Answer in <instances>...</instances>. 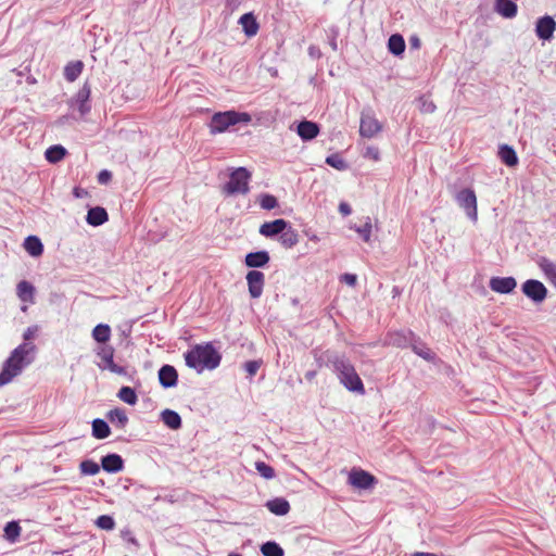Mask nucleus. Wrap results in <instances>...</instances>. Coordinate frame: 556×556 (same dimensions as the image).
Here are the masks:
<instances>
[{"mask_svg": "<svg viewBox=\"0 0 556 556\" xmlns=\"http://www.w3.org/2000/svg\"><path fill=\"white\" fill-rule=\"evenodd\" d=\"M325 358L326 366L332 369L345 389L357 394H365L364 383L349 358L334 352H327Z\"/></svg>", "mask_w": 556, "mask_h": 556, "instance_id": "nucleus-1", "label": "nucleus"}, {"mask_svg": "<svg viewBox=\"0 0 556 556\" xmlns=\"http://www.w3.org/2000/svg\"><path fill=\"white\" fill-rule=\"evenodd\" d=\"M36 346L33 343L24 342L16 346L3 363L0 371V387L10 383L23 369L35 359Z\"/></svg>", "mask_w": 556, "mask_h": 556, "instance_id": "nucleus-2", "label": "nucleus"}, {"mask_svg": "<svg viewBox=\"0 0 556 556\" xmlns=\"http://www.w3.org/2000/svg\"><path fill=\"white\" fill-rule=\"evenodd\" d=\"M186 365L194 369L198 374L203 370H213L217 368L222 361V355L212 343L197 344L185 353Z\"/></svg>", "mask_w": 556, "mask_h": 556, "instance_id": "nucleus-3", "label": "nucleus"}, {"mask_svg": "<svg viewBox=\"0 0 556 556\" xmlns=\"http://www.w3.org/2000/svg\"><path fill=\"white\" fill-rule=\"evenodd\" d=\"M251 116L245 112H237L233 110L226 112H218L212 116L210 123V130L212 134H220L226 131L230 126L239 123L249 124Z\"/></svg>", "mask_w": 556, "mask_h": 556, "instance_id": "nucleus-4", "label": "nucleus"}, {"mask_svg": "<svg viewBox=\"0 0 556 556\" xmlns=\"http://www.w3.org/2000/svg\"><path fill=\"white\" fill-rule=\"evenodd\" d=\"M250 180L251 173L245 167H237L230 173L229 180L223 187V192L227 195H245L250 191Z\"/></svg>", "mask_w": 556, "mask_h": 556, "instance_id": "nucleus-5", "label": "nucleus"}, {"mask_svg": "<svg viewBox=\"0 0 556 556\" xmlns=\"http://www.w3.org/2000/svg\"><path fill=\"white\" fill-rule=\"evenodd\" d=\"M522 293L533 303L540 304L547 298V288L536 279H528L521 286Z\"/></svg>", "mask_w": 556, "mask_h": 556, "instance_id": "nucleus-6", "label": "nucleus"}, {"mask_svg": "<svg viewBox=\"0 0 556 556\" xmlns=\"http://www.w3.org/2000/svg\"><path fill=\"white\" fill-rule=\"evenodd\" d=\"M456 202L465 210L466 215L473 222L478 218L477 197L471 189H463L456 194Z\"/></svg>", "mask_w": 556, "mask_h": 556, "instance_id": "nucleus-7", "label": "nucleus"}, {"mask_svg": "<svg viewBox=\"0 0 556 556\" xmlns=\"http://www.w3.org/2000/svg\"><path fill=\"white\" fill-rule=\"evenodd\" d=\"M382 129L381 124L375 117L370 109L364 110L361 115L359 135L365 138H372Z\"/></svg>", "mask_w": 556, "mask_h": 556, "instance_id": "nucleus-8", "label": "nucleus"}, {"mask_svg": "<svg viewBox=\"0 0 556 556\" xmlns=\"http://www.w3.org/2000/svg\"><path fill=\"white\" fill-rule=\"evenodd\" d=\"M90 85L86 81L83 87L77 91L75 97L71 100V105L76 106L81 116L88 114L91 110L90 105Z\"/></svg>", "mask_w": 556, "mask_h": 556, "instance_id": "nucleus-9", "label": "nucleus"}, {"mask_svg": "<svg viewBox=\"0 0 556 556\" xmlns=\"http://www.w3.org/2000/svg\"><path fill=\"white\" fill-rule=\"evenodd\" d=\"M349 483L356 489L367 490L376 483V478L363 469H352L349 473Z\"/></svg>", "mask_w": 556, "mask_h": 556, "instance_id": "nucleus-10", "label": "nucleus"}, {"mask_svg": "<svg viewBox=\"0 0 556 556\" xmlns=\"http://www.w3.org/2000/svg\"><path fill=\"white\" fill-rule=\"evenodd\" d=\"M415 334L410 330H399L389 332L386 338V342L389 345L395 348H410L412 342L414 341Z\"/></svg>", "mask_w": 556, "mask_h": 556, "instance_id": "nucleus-11", "label": "nucleus"}, {"mask_svg": "<svg viewBox=\"0 0 556 556\" xmlns=\"http://www.w3.org/2000/svg\"><path fill=\"white\" fill-rule=\"evenodd\" d=\"M249 293L252 299H258L263 293L265 276L260 270H250L247 274Z\"/></svg>", "mask_w": 556, "mask_h": 556, "instance_id": "nucleus-12", "label": "nucleus"}, {"mask_svg": "<svg viewBox=\"0 0 556 556\" xmlns=\"http://www.w3.org/2000/svg\"><path fill=\"white\" fill-rule=\"evenodd\" d=\"M489 287L496 293L508 294L515 290L517 281L514 277H492Z\"/></svg>", "mask_w": 556, "mask_h": 556, "instance_id": "nucleus-13", "label": "nucleus"}, {"mask_svg": "<svg viewBox=\"0 0 556 556\" xmlns=\"http://www.w3.org/2000/svg\"><path fill=\"white\" fill-rule=\"evenodd\" d=\"M556 28V22L549 15L540 17L535 24V34L542 40H549Z\"/></svg>", "mask_w": 556, "mask_h": 556, "instance_id": "nucleus-14", "label": "nucleus"}, {"mask_svg": "<svg viewBox=\"0 0 556 556\" xmlns=\"http://www.w3.org/2000/svg\"><path fill=\"white\" fill-rule=\"evenodd\" d=\"M288 222L279 218L273 222H266L260 227V233L267 238H273L275 236H280L283 230L288 228Z\"/></svg>", "mask_w": 556, "mask_h": 556, "instance_id": "nucleus-15", "label": "nucleus"}, {"mask_svg": "<svg viewBox=\"0 0 556 556\" xmlns=\"http://www.w3.org/2000/svg\"><path fill=\"white\" fill-rule=\"evenodd\" d=\"M159 381L165 389L175 387L178 381L176 368L172 365H163L159 370Z\"/></svg>", "mask_w": 556, "mask_h": 556, "instance_id": "nucleus-16", "label": "nucleus"}, {"mask_svg": "<svg viewBox=\"0 0 556 556\" xmlns=\"http://www.w3.org/2000/svg\"><path fill=\"white\" fill-rule=\"evenodd\" d=\"M96 355L100 358L97 366L101 370H108L114 364V348L111 345H100L96 349Z\"/></svg>", "mask_w": 556, "mask_h": 556, "instance_id": "nucleus-17", "label": "nucleus"}, {"mask_svg": "<svg viewBox=\"0 0 556 556\" xmlns=\"http://www.w3.org/2000/svg\"><path fill=\"white\" fill-rule=\"evenodd\" d=\"M101 466L106 472L115 473L123 470L124 460L118 454H108L102 457Z\"/></svg>", "mask_w": 556, "mask_h": 556, "instance_id": "nucleus-18", "label": "nucleus"}, {"mask_svg": "<svg viewBox=\"0 0 556 556\" xmlns=\"http://www.w3.org/2000/svg\"><path fill=\"white\" fill-rule=\"evenodd\" d=\"M269 254L267 251L250 252L245 255L244 263L248 267L260 268L269 263Z\"/></svg>", "mask_w": 556, "mask_h": 556, "instance_id": "nucleus-19", "label": "nucleus"}, {"mask_svg": "<svg viewBox=\"0 0 556 556\" xmlns=\"http://www.w3.org/2000/svg\"><path fill=\"white\" fill-rule=\"evenodd\" d=\"M494 10L505 18H513L517 15L518 7L513 0H495Z\"/></svg>", "mask_w": 556, "mask_h": 556, "instance_id": "nucleus-20", "label": "nucleus"}, {"mask_svg": "<svg viewBox=\"0 0 556 556\" xmlns=\"http://www.w3.org/2000/svg\"><path fill=\"white\" fill-rule=\"evenodd\" d=\"M108 219H109L108 212L105 211V208H103L101 206H94V207L89 208L87 216H86V222L89 225L96 226V227L103 225L105 222H108Z\"/></svg>", "mask_w": 556, "mask_h": 556, "instance_id": "nucleus-21", "label": "nucleus"}, {"mask_svg": "<svg viewBox=\"0 0 556 556\" xmlns=\"http://www.w3.org/2000/svg\"><path fill=\"white\" fill-rule=\"evenodd\" d=\"M267 509L276 516H285L290 511V504L283 497H275L266 502Z\"/></svg>", "mask_w": 556, "mask_h": 556, "instance_id": "nucleus-22", "label": "nucleus"}, {"mask_svg": "<svg viewBox=\"0 0 556 556\" xmlns=\"http://www.w3.org/2000/svg\"><path fill=\"white\" fill-rule=\"evenodd\" d=\"M239 24L242 26V29L247 37L251 38L255 36L258 31V23L253 15V13H245L239 18Z\"/></svg>", "mask_w": 556, "mask_h": 556, "instance_id": "nucleus-23", "label": "nucleus"}, {"mask_svg": "<svg viewBox=\"0 0 556 556\" xmlns=\"http://www.w3.org/2000/svg\"><path fill=\"white\" fill-rule=\"evenodd\" d=\"M296 131H298V135L303 140H312L318 135L319 127L314 122L302 121L301 123H299Z\"/></svg>", "mask_w": 556, "mask_h": 556, "instance_id": "nucleus-24", "label": "nucleus"}, {"mask_svg": "<svg viewBox=\"0 0 556 556\" xmlns=\"http://www.w3.org/2000/svg\"><path fill=\"white\" fill-rule=\"evenodd\" d=\"M413 352L427 362H434L435 353L432 352L426 343L415 336L410 345Z\"/></svg>", "mask_w": 556, "mask_h": 556, "instance_id": "nucleus-25", "label": "nucleus"}, {"mask_svg": "<svg viewBox=\"0 0 556 556\" xmlns=\"http://www.w3.org/2000/svg\"><path fill=\"white\" fill-rule=\"evenodd\" d=\"M161 420L172 430H178L182 425L180 415L169 408H166L161 413Z\"/></svg>", "mask_w": 556, "mask_h": 556, "instance_id": "nucleus-26", "label": "nucleus"}, {"mask_svg": "<svg viewBox=\"0 0 556 556\" xmlns=\"http://www.w3.org/2000/svg\"><path fill=\"white\" fill-rule=\"evenodd\" d=\"M16 293L22 302L34 303L35 287L26 281L22 280L17 283Z\"/></svg>", "mask_w": 556, "mask_h": 556, "instance_id": "nucleus-27", "label": "nucleus"}, {"mask_svg": "<svg viewBox=\"0 0 556 556\" xmlns=\"http://www.w3.org/2000/svg\"><path fill=\"white\" fill-rule=\"evenodd\" d=\"M106 418L118 429H124L128 424V416L123 408L116 407L108 412Z\"/></svg>", "mask_w": 556, "mask_h": 556, "instance_id": "nucleus-28", "label": "nucleus"}, {"mask_svg": "<svg viewBox=\"0 0 556 556\" xmlns=\"http://www.w3.org/2000/svg\"><path fill=\"white\" fill-rule=\"evenodd\" d=\"M24 248L34 257L40 256L43 253V244L36 236H28L24 241Z\"/></svg>", "mask_w": 556, "mask_h": 556, "instance_id": "nucleus-29", "label": "nucleus"}, {"mask_svg": "<svg viewBox=\"0 0 556 556\" xmlns=\"http://www.w3.org/2000/svg\"><path fill=\"white\" fill-rule=\"evenodd\" d=\"M92 435L96 439L102 440L106 439L111 434V429L109 424L101 418H96L92 420Z\"/></svg>", "mask_w": 556, "mask_h": 556, "instance_id": "nucleus-30", "label": "nucleus"}, {"mask_svg": "<svg viewBox=\"0 0 556 556\" xmlns=\"http://www.w3.org/2000/svg\"><path fill=\"white\" fill-rule=\"evenodd\" d=\"M405 40L402 35L393 34L389 37L388 49L393 55H401L405 51Z\"/></svg>", "mask_w": 556, "mask_h": 556, "instance_id": "nucleus-31", "label": "nucleus"}, {"mask_svg": "<svg viewBox=\"0 0 556 556\" xmlns=\"http://www.w3.org/2000/svg\"><path fill=\"white\" fill-rule=\"evenodd\" d=\"M498 155L504 164L507 166H515L518 164L516 151L507 144H502L498 150Z\"/></svg>", "mask_w": 556, "mask_h": 556, "instance_id": "nucleus-32", "label": "nucleus"}, {"mask_svg": "<svg viewBox=\"0 0 556 556\" xmlns=\"http://www.w3.org/2000/svg\"><path fill=\"white\" fill-rule=\"evenodd\" d=\"M66 153H67V151L63 146L54 144V146L49 147L46 150L45 156L48 162L55 164V163L60 162L61 160H63L64 156L66 155Z\"/></svg>", "mask_w": 556, "mask_h": 556, "instance_id": "nucleus-33", "label": "nucleus"}, {"mask_svg": "<svg viewBox=\"0 0 556 556\" xmlns=\"http://www.w3.org/2000/svg\"><path fill=\"white\" fill-rule=\"evenodd\" d=\"M83 68H84V63L81 61L70 62L64 67L65 79L71 83L75 81L78 78V76L81 74Z\"/></svg>", "mask_w": 556, "mask_h": 556, "instance_id": "nucleus-34", "label": "nucleus"}, {"mask_svg": "<svg viewBox=\"0 0 556 556\" xmlns=\"http://www.w3.org/2000/svg\"><path fill=\"white\" fill-rule=\"evenodd\" d=\"M278 240L281 243V245H283L287 249H290L299 242V235L288 224V228L281 232Z\"/></svg>", "mask_w": 556, "mask_h": 556, "instance_id": "nucleus-35", "label": "nucleus"}, {"mask_svg": "<svg viewBox=\"0 0 556 556\" xmlns=\"http://www.w3.org/2000/svg\"><path fill=\"white\" fill-rule=\"evenodd\" d=\"M111 337V328L106 324H99L92 330V338L104 345Z\"/></svg>", "mask_w": 556, "mask_h": 556, "instance_id": "nucleus-36", "label": "nucleus"}, {"mask_svg": "<svg viewBox=\"0 0 556 556\" xmlns=\"http://www.w3.org/2000/svg\"><path fill=\"white\" fill-rule=\"evenodd\" d=\"M261 552L264 556H283V548L274 541H268L262 544Z\"/></svg>", "mask_w": 556, "mask_h": 556, "instance_id": "nucleus-37", "label": "nucleus"}, {"mask_svg": "<svg viewBox=\"0 0 556 556\" xmlns=\"http://www.w3.org/2000/svg\"><path fill=\"white\" fill-rule=\"evenodd\" d=\"M117 397L128 405H135L138 401L136 391L130 387H122L117 393Z\"/></svg>", "mask_w": 556, "mask_h": 556, "instance_id": "nucleus-38", "label": "nucleus"}, {"mask_svg": "<svg viewBox=\"0 0 556 556\" xmlns=\"http://www.w3.org/2000/svg\"><path fill=\"white\" fill-rule=\"evenodd\" d=\"M21 530L17 521H9L4 527V538L10 542H15L21 534Z\"/></svg>", "mask_w": 556, "mask_h": 556, "instance_id": "nucleus-39", "label": "nucleus"}, {"mask_svg": "<svg viewBox=\"0 0 556 556\" xmlns=\"http://www.w3.org/2000/svg\"><path fill=\"white\" fill-rule=\"evenodd\" d=\"M326 163L338 170H345L349 167L348 163L338 153L327 156Z\"/></svg>", "mask_w": 556, "mask_h": 556, "instance_id": "nucleus-40", "label": "nucleus"}, {"mask_svg": "<svg viewBox=\"0 0 556 556\" xmlns=\"http://www.w3.org/2000/svg\"><path fill=\"white\" fill-rule=\"evenodd\" d=\"M260 206L263 210L270 211L278 206V200L275 195L269 193H264L260 195Z\"/></svg>", "mask_w": 556, "mask_h": 556, "instance_id": "nucleus-41", "label": "nucleus"}, {"mask_svg": "<svg viewBox=\"0 0 556 556\" xmlns=\"http://www.w3.org/2000/svg\"><path fill=\"white\" fill-rule=\"evenodd\" d=\"M79 469L83 475L94 476L100 471V466L91 459H86L80 463Z\"/></svg>", "mask_w": 556, "mask_h": 556, "instance_id": "nucleus-42", "label": "nucleus"}, {"mask_svg": "<svg viewBox=\"0 0 556 556\" xmlns=\"http://www.w3.org/2000/svg\"><path fill=\"white\" fill-rule=\"evenodd\" d=\"M96 526L102 530H113L115 527V521L112 516L110 515H101L99 516L96 521Z\"/></svg>", "mask_w": 556, "mask_h": 556, "instance_id": "nucleus-43", "label": "nucleus"}, {"mask_svg": "<svg viewBox=\"0 0 556 556\" xmlns=\"http://www.w3.org/2000/svg\"><path fill=\"white\" fill-rule=\"evenodd\" d=\"M255 469L265 479H273L275 477L274 468L264 462H256Z\"/></svg>", "mask_w": 556, "mask_h": 556, "instance_id": "nucleus-44", "label": "nucleus"}, {"mask_svg": "<svg viewBox=\"0 0 556 556\" xmlns=\"http://www.w3.org/2000/svg\"><path fill=\"white\" fill-rule=\"evenodd\" d=\"M419 109L422 113H433L437 109L435 104L426 96L418 99Z\"/></svg>", "mask_w": 556, "mask_h": 556, "instance_id": "nucleus-45", "label": "nucleus"}, {"mask_svg": "<svg viewBox=\"0 0 556 556\" xmlns=\"http://www.w3.org/2000/svg\"><path fill=\"white\" fill-rule=\"evenodd\" d=\"M262 365V361H249L244 364V369L252 377L254 376Z\"/></svg>", "mask_w": 556, "mask_h": 556, "instance_id": "nucleus-46", "label": "nucleus"}, {"mask_svg": "<svg viewBox=\"0 0 556 556\" xmlns=\"http://www.w3.org/2000/svg\"><path fill=\"white\" fill-rule=\"evenodd\" d=\"M356 231L361 235L365 242H368L371 236V224L368 222L362 227L356 228Z\"/></svg>", "mask_w": 556, "mask_h": 556, "instance_id": "nucleus-47", "label": "nucleus"}, {"mask_svg": "<svg viewBox=\"0 0 556 556\" xmlns=\"http://www.w3.org/2000/svg\"><path fill=\"white\" fill-rule=\"evenodd\" d=\"M108 370H110L113 374L126 376L129 380H132L134 376L129 375L126 367L119 366L117 364H113Z\"/></svg>", "mask_w": 556, "mask_h": 556, "instance_id": "nucleus-48", "label": "nucleus"}, {"mask_svg": "<svg viewBox=\"0 0 556 556\" xmlns=\"http://www.w3.org/2000/svg\"><path fill=\"white\" fill-rule=\"evenodd\" d=\"M121 536L124 541L135 545V546H138V542L136 540V538L134 536L132 532L129 530V529H124L121 531Z\"/></svg>", "mask_w": 556, "mask_h": 556, "instance_id": "nucleus-49", "label": "nucleus"}, {"mask_svg": "<svg viewBox=\"0 0 556 556\" xmlns=\"http://www.w3.org/2000/svg\"><path fill=\"white\" fill-rule=\"evenodd\" d=\"M364 156L369 157L374 161H379V159H380L379 149L376 147H367Z\"/></svg>", "mask_w": 556, "mask_h": 556, "instance_id": "nucleus-50", "label": "nucleus"}, {"mask_svg": "<svg viewBox=\"0 0 556 556\" xmlns=\"http://www.w3.org/2000/svg\"><path fill=\"white\" fill-rule=\"evenodd\" d=\"M111 179H112V173L108 169H102L98 174V182L100 185H106L108 182H110Z\"/></svg>", "mask_w": 556, "mask_h": 556, "instance_id": "nucleus-51", "label": "nucleus"}, {"mask_svg": "<svg viewBox=\"0 0 556 556\" xmlns=\"http://www.w3.org/2000/svg\"><path fill=\"white\" fill-rule=\"evenodd\" d=\"M341 281L354 287L357 282V277L354 274H344L341 276Z\"/></svg>", "mask_w": 556, "mask_h": 556, "instance_id": "nucleus-52", "label": "nucleus"}, {"mask_svg": "<svg viewBox=\"0 0 556 556\" xmlns=\"http://www.w3.org/2000/svg\"><path fill=\"white\" fill-rule=\"evenodd\" d=\"M37 331H38L37 326L28 327L23 334L24 340L29 341L30 339L34 338V336L36 334Z\"/></svg>", "mask_w": 556, "mask_h": 556, "instance_id": "nucleus-53", "label": "nucleus"}, {"mask_svg": "<svg viewBox=\"0 0 556 556\" xmlns=\"http://www.w3.org/2000/svg\"><path fill=\"white\" fill-rule=\"evenodd\" d=\"M339 212L343 216H349L352 213L351 206L346 202H341L339 204Z\"/></svg>", "mask_w": 556, "mask_h": 556, "instance_id": "nucleus-54", "label": "nucleus"}, {"mask_svg": "<svg viewBox=\"0 0 556 556\" xmlns=\"http://www.w3.org/2000/svg\"><path fill=\"white\" fill-rule=\"evenodd\" d=\"M336 36H337V33H334V36L331 38V40L329 41V45L331 47V49L333 51H337L338 50V42H337V39H336Z\"/></svg>", "mask_w": 556, "mask_h": 556, "instance_id": "nucleus-55", "label": "nucleus"}, {"mask_svg": "<svg viewBox=\"0 0 556 556\" xmlns=\"http://www.w3.org/2000/svg\"><path fill=\"white\" fill-rule=\"evenodd\" d=\"M315 377H316V371H315V370H308V371H306V374H305V378H306L307 380H313Z\"/></svg>", "mask_w": 556, "mask_h": 556, "instance_id": "nucleus-56", "label": "nucleus"}, {"mask_svg": "<svg viewBox=\"0 0 556 556\" xmlns=\"http://www.w3.org/2000/svg\"><path fill=\"white\" fill-rule=\"evenodd\" d=\"M410 45L413 47H415V48H419V45H420L419 39L418 38H412L410 39Z\"/></svg>", "mask_w": 556, "mask_h": 556, "instance_id": "nucleus-57", "label": "nucleus"}, {"mask_svg": "<svg viewBox=\"0 0 556 556\" xmlns=\"http://www.w3.org/2000/svg\"><path fill=\"white\" fill-rule=\"evenodd\" d=\"M27 80H28V83H30V84H34V83L36 81V80H35V78H30V77H28V78H27Z\"/></svg>", "mask_w": 556, "mask_h": 556, "instance_id": "nucleus-58", "label": "nucleus"}, {"mask_svg": "<svg viewBox=\"0 0 556 556\" xmlns=\"http://www.w3.org/2000/svg\"><path fill=\"white\" fill-rule=\"evenodd\" d=\"M228 556H242V555L237 554V553H231V554H229Z\"/></svg>", "mask_w": 556, "mask_h": 556, "instance_id": "nucleus-59", "label": "nucleus"}]
</instances>
